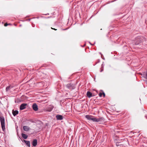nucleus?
<instances>
[{
  "mask_svg": "<svg viewBox=\"0 0 147 147\" xmlns=\"http://www.w3.org/2000/svg\"><path fill=\"white\" fill-rule=\"evenodd\" d=\"M0 121L2 129L3 131L5 129V119L3 117H0Z\"/></svg>",
  "mask_w": 147,
  "mask_h": 147,
  "instance_id": "nucleus-1",
  "label": "nucleus"
},
{
  "mask_svg": "<svg viewBox=\"0 0 147 147\" xmlns=\"http://www.w3.org/2000/svg\"><path fill=\"white\" fill-rule=\"evenodd\" d=\"M142 37L140 36H138L136 37L135 39V44L136 45H138L140 43H141L142 42Z\"/></svg>",
  "mask_w": 147,
  "mask_h": 147,
  "instance_id": "nucleus-2",
  "label": "nucleus"
},
{
  "mask_svg": "<svg viewBox=\"0 0 147 147\" xmlns=\"http://www.w3.org/2000/svg\"><path fill=\"white\" fill-rule=\"evenodd\" d=\"M27 104L26 103H23L20 106V109L23 110L25 109L26 107Z\"/></svg>",
  "mask_w": 147,
  "mask_h": 147,
  "instance_id": "nucleus-3",
  "label": "nucleus"
},
{
  "mask_svg": "<svg viewBox=\"0 0 147 147\" xmlns=\"http://www.w3.org/2000/svg\"><path fill=\"white\" fill-rule=\"evenodd\" d=\"M53 108V106L51 105H49L47 109V111L49 112H50L52 111Z\"/></svg>",
  "mask_w": 147,
  "mask_h": 147,
  "instance_id": "nucleus-4",
  "label": "nucleus"
},
{
  "mask_svg": "<svg viewBox=\"0 0 147 147\" xmlns=\"http://www.w3.org/2000/svg\"><path fill=\"white\" fill-rule=\"evenodd\" d=\"M32 108L35 111H36L38 110V106L36 104L33 105Z\"/></svg>",
  "mask_w": 147,
  "mask_h": 147,
  "instance_id": "nucleus-5",
  "label": "nucleus"
},
{
  "mask_svg": "<svg viewBox=\"0 0 147 147\" xmlns=\"http://www.w3.org/2000/svg\"><path fill=\"white\" fill-rule=\"evenodd\" d=\"M57 120H61L63 119V117L61 115H57L56 116Z\"/></svg>",
  "mask_w": 147,
  "mask_h": 147,
  "instance_id": "nucleus-6",
  "label": "nucleus"
},
{
  "mask_svg": "<svg viewBox=\"0 0 147 147\" xmlns=\"http://www.w3.org/2000/svg\"><path fill=\"white\" fill-rule=\"evenodd\" d=\"M96 122H100L104 121V119L103 117H101L96 118Z\"/></svg>",
  "mask_w": 147,
  "mask_h": 147,
  "instance_id": "nucleus-7",
  "label": "nucleus"
},
{
  "mask_svg": "<svg viewBox=\"0 0 147 147\" xmlns=\"http://www.w3.org/2000/svg\"><path fill=\"white\" fill-rule=\"evenodd\" d=\"M37 144V141L36 139L34 140L33 142H32V144L33 146H36Z\"/></svg>",
  "mask_w": 147,
  "mask_h": 147,
  "instance_id": "nucleus-8",
  "label": "nucleus"
},
{
  "mask_svg": "<svg viewBox=\"0 0 147 147\" xmlns=\"http://www.w3.org/2000/svg\"><path fill=\"white\" fill-rule=\"evenodd\" d=\"M24 142L25 143L26 145L30 147V142L29 141H26L25 140H24Z\"/></svg>",
  "mask_w": 147,
  "mask_h": 147,
  "instance_id": "nucleus-9",
  "label": "nucleus"
},
{
  "mask_svg": "<svg viewBox=\"0 0 147 147\" xmlns=\"http://www.w3.org/2000/svg\"><path fill=\"white\" fill-rule=\"evenodd\" d=\"M92 117H93L91 115H86L85 116V117L89 120H91Z\"/></svg>",
  "mask_w": 147,
  "mask_h": 147,
  "instance_id": "nucleus-10",
  "label": "nucleus"
},
{
  "mask_svg": "<svg viewBox=\"0 0 147 147\" xmlns=\"http://www.w3.org/2000/svg\"><path fill=\"white\" fill-rule=\"evenodd\" d=\"M23 129L25 131H28L30 129V128L28 126H24L23 127Z\"/></svg>",
  "mask_w": 147,
  "mask_h": 147,
  "instance_id": "nucleus-11",
  "label": "nucleus"
},
{
  "mask_svg": "<svg viewBox=\"0 0 147 147\" xmlns=\"http://www.w3.org/2000/svg\"><path fill=\"white\" fill-rule=\"evenodd\" d=\"M18 113V111H14V110H12V114L14 116L16 115Z\"/></svg>",
  "mask_w": 147,
  "mask_h": 147,
  "instance_id": "nucleus-12",
  "label": "nucleus"
},
{
  "mask_svg": "<svg viewBox=\"0 0 147 147\" xmlns=\"http://www.w3.org/2000/svg\"><path fill=\"white\" fill-rule=\"evenodd\" d=\"M86 94L87 96L89 98L93 96L92 93L89 91H88L87 92Z\"/></svg>",
  "mask_w": 147,
  "mask_h": 147,
  "instance_id": "nucleus-13",
  "label": "nucleus"
},
{
  "mask_svg": "<svg viewBox=\"0 0 147 147\" xmlns=\"http://www.w3.org/2000/svg\"><path fill=\"white\" fill-rule=\"evenodd\" d=\"M22 136L23 138L25 139H26L28 138V136L22 133Z\"/></svg>",
  "mask_w": 147,
  "mask_h": 147,
  "instance_id": "nucleus-14",
  "label": "nucleus"
},
{
  "mask_svg": "<svg viewBox=\"0 0 147 147\" xmlns=\"http://www.w3.org/2000/svg\"><path fill=\"white\" fill-rule=\"evenodd\" d=\"M96 118H94L92 117L91 119V120L92 121L94 122H96Z\"/></svg>",
  "mask_w": 147,
  "mask_h": 147,
  "instance_id": "nucleus-15",
  "label": "nucleus"
},
{
  "mask_svg": "<svg viewBox=\"0 0 147 147\" xmlns=\"http://www.w3.org/2000/svg\"><path fill=\"white\" fill-rule=\"evenodd\" d=\"M10 86H8L6 88V91H8L10 89Z\"/></svg>",
  "mask_w": 147,
  "mask_h": 147,
  "instance_id": "nucleus-16",
  "label": "nucleus"
},
{
  "mask_svg": "<svg viewBox=\"0 0 147 147\" xmlns=\"http://www.w3.org/2000/svg\"><path fill=\"white\" fill-rule=\"evenodd\" d=\"M102 95V92H100L99 94V96L100 97H101Z\"/></svg>",
  "mask_w": 147,
  "mask_h": 147,
  "instance_id": "nucleus-17",
  "label": "nucleus"
},
{
  "mask_svg": "<svg viewBox=\"0 0 147 147\" xmlns=\"http://www.w3.org/2000/svg\"><path fill=\"white\" fill-rule=\"evenodd\" d=\"M102 95H103V97H105V93L104 92H103L102 91Z\"/></svg>",
  "mask_w": 147,
  "mask_h": 147,
  "instance_id": "nucleus-18",
  "label": "nucleus"
},
{
  "mask_svg": "<svg viewBox=\"0 0 147 147\" xmlns=\"http://www.w3.org/2000/svg\"><path fill=\"white\" fill-rule=\"evenodd\" d=\"M103 69L102 68V69L101 70H100V71L101 72L103 71Z\"/></svg>",
  "mask_w": 147,
  "mask_h": 147,
  "instance_id": "nucleus-19",
  "label": "nucleus"
},
{
  "mask_svg": "<svg viewBox=\"0 0 147 147\" xmlns=\"http://www.w3.org/2000/svg\"><path fill=\"white\" fill-rule=\"evenodd\" d=\"M146 78L147 79V71H146Z\"/></svg>",
  "mask_w": 147,
  "mask_h": 147,
  "instance_id": "nucleus-20",
  "label": "nucleus"
},
{
  "mask_svg": "<svg viewBox=\"0 0 147 147\" xmlns=\"http://www.w3.org/2000/svg\"><path fill=\"white\" fill-rule=\"evenodd\" d=\"M7 25H8V24H7V23H5V24H4V26H7Z\"/></svg>",
  "mask_w": 147,
  "mask_h": 147,
  "instance_id": "nucleus-21",
  "label": "nucleus"
},
{
  "mask_svg": "<svg viewBox=\"0 0 147 147\" xmlns=\"http://www.w3.org/2000/svg\"><path fill=\"white\" fill-rule=\"evenodd\" d=\"M51 29H52L54 30H57V29H55V28H52V27H51Z\"/></svg>",
  "mask_w": 147,
  "mask_h": 147,
  "instance_id": "nucleus-22",
  "label": "nucleus"
},
{
  "mask_svg": "<svg viewBox=\"0 0 147 147\" xmlns=\"http://www.w3.org/2000/svg\"><path fill=\"white\" fill-rule=\"evenodd\" d=\"M145 117L147 119V115H146Z\"/></svg>",
  "mask_w": 147,
  "mask_h": 147,
  "instance_id": "nucleus-23",
  "label": "nucleus"
},
{
  "mask_svg": "<svg viewBox=\"0 0 147 147\" xmlns=\"http://www.w3.org/2000/svg\"><path fill=\"white\" fill-rule=\"evenodd\" d=\"M125 113V111H124V112H123V114H124Z\"/></svg>",
  "mask_w": 147,
  "mask_h": 147,
  "instance_id": "nucleus-24",
  "label": "nucleus"
},
{
  "mask_svg": "<svg viewBox=\"0 0 147 147\" xmlns=\"http://www.w3.org/2000/svg\"><path fill=\"white\" fill-rule=\"evenodd\" d=\"M85 45H86V44H85L84 45V46H83V47H84Z\"/></svg>",
  "mask_w": 147,
  "mask_h": 147,
  "instance_id": "nucleus-25",
  "label": "nucleus"
},
{
  "mask_svg": "<svg viewBox=\"0 0 147 147\" xmlns=\"http://www.w3.org/2000/svg\"><path fill=\"white\" fill-rule=\"evenodd\" d=\"M99 61H100V60H99L98 61V62H99Z\"/></svg>",
  "mask_w": 147,
  "mask_h": 147,
  "instance_id": "nucleus-26",
  "label": "nucleus"
}]
</instances>
